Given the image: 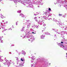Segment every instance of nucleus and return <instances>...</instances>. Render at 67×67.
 I'll use <instances>...</instances> for the list:
<instances>
[{
	"instance_id": "0e129e2a",
	"label": "nucleus",
	"mask_w": 67,
	"mask_h": 67,
	"mask_svg": "<svg viewBox=\"0 0 67 67\" xmlns=\"http://www.w3.org/2000/svg\"><path fill=\"white\" fill-rule=\"evenodd\" d=\"M49 65L51 66V63H49Z\"/></svg>"
},
{
	"instance_id": "f704fd0d",
	"label": "nucleus",
	"mask_w": 67,
	"mask_h": 67,
	"mask_svg": "<svg viewBox=\"0 0 67 67\" xmlns=\"http://www.w3.org/2000/svg\"><path fill=\"white\" fill-rule=\"evenodd\" d=\"M35 20L36 21V22H37V21H37V18H36V19H35Z\"/></svg>"
},
{
	"instance_id": "bb28decb",
	"label": "nucleus",
	"mask_w": 67,
	"mask_h": 67,
	"mask_svg": "<svg viewBox=\"0 0 67 67\" xmlns=\"http://www.w3.org/2000/svg\"><path fill=\"white\" fill-rule=\"evenodd\" d=\"M38 26H39V25H38L37 26V25H35V27H36V28H37V29H38Z\"/></svg>"
},
{
	"instance_id": "49530a36",
	"label": "nucleus",
	"mask_w": 67,
	"mask_h": 67,
	"mask_svg": "<svg viewBox=\"0 0 67 67\" xmlns=\"http://www.w3.org/2000/svg\"><path fill=\"white\" fill-rule=\"evenodd\" d=\"M32 33L33 34H36V33H34V32H32Z\"/></svg>"
},
{
	"instance_id": "423d86ee",
	"label": "nucleus",
	"mask_w": 67,
	"mask_h": 67,
	"mask_svg": "<svg viewBox=\"0 0 67 67\" xmlns=\"http://www.w3.org/2000/svg\"><path fill=\"white\" fill-rule=\"evenodd\" d=\"M58 23L57 24L58 25H59L60 27H61L62 28H64V27L63 26V24L62 23V22L60 21H58Z\"/></svg>"
},
{
	"instance_id": "b1692460",
	"label": "nucleus",
	"mask_w": 67,
	"mask_h": 67,
	"mask_svg": "<svg viewBox=\"0 0 67 67\" xmlns=\"http://www.w3.org/2000/svg\"><path fill=\"white\" fill-rule=\"evenodd\" d=\"M34 56H32L31 57V59L32 60H34Z\"/></svg>"
},
{
	"instance_id": "6ab92c4d",
	"label": "nucleus",
	"mask_w": 67,
	"mask_h": 67,
	"mask_svg": "<svg viewBox=\"0 0 67 67\" xmlns=\"http://www.w3.org/2000/svg\"><path fill=\"white\" fill-rule=\"evenodd\" d=\"M44 37H45V36L43 35H42L41 36V38L42 39H43V38H44Z\"/></svg>"
},
{
	"instance_id": "ea45409f",
	"label": "nucleus",
	"mask_w": 67,
	"mask_h": 67,
	"mask_svg": "<svg viewBox=\"0 0 67 67\" xmlns=\"http://www.w3.org/2000/svg\"><path fill=\"white\" fill-rule=\"evenodd\" d=\"M48 9L49 11H51V9L50 8H49Z\"/></svg>"
},
{
	"instance_id": "79ce46f5",
	"label": "nucleus",
	"mask_w": 67,
	"mask_h": 67,
	"mask_svg": "<svg viewBox=\"0 0 67 67\" xmlns=\"http://www.w3.org/2000/svg\"><path fill=\"white\" fill-rule=\"evenodd\" d=\"M3 18H5V17L4 16H3V17H1V18H2V19H3Z\"/></svg>"
},
{
	"instance_id": "dca6fc26",
	"label": "nucleus",
	"mask_w": 67,
	"mask_h": 67,
	"mask_svg": "<svg viewBox=\"0 0 67 67\" xmlns=\"http://www.w3.org/2000/svg\"><path fill=\"white\" fill-rule=\"evenodd\" d=\"M20 16H21V17L24 18V16L23 15V14L21 13L20 14Z\"/></svg>"
},
{
	"instance_id": "13d9d810",
	"label": "nucleus",
	"mask_w": 67,
	"mask_h": 67,
	"mask_svg": "<svg viewBox=\"0 0 67 67\" xmlns=\"http://www.w3.org/2000/svg\"><path fill=\"white\" fill-rule=\"evenodd\" d=\"M4 31H5L6 30H7V29H4Z\"/></svg>"
},
{
	"instance_id": "37998d69",
	"label": "nucleus",
	"mask_w": 67,
	"mask_h": 67,
	"mask_svg": "<svg viewBox=\"0 0 67 67\" xmlns=\"http://www.w3.org/2000/svg\"><path fill=\"white\" fill-rule=\"evenodd\" d=\"M3 40H1V43H3Z\"/></svg>"
},
{
	"instance_id": "c85d7f7f",
	"label": "nucleus",
	"mask_w": 67,
	"mask_h": 67,
	"mask_svg": "<svg viewBox=\"0 0 67 67\" xmlns=\"http://www.w3.org/2000/svg\"><path fill=\"white\" fill-rule=\"evenodd\" d=\"M58 15L59 16H62V15H63V14H59Z\"/></svg>"
},
{
	"instance_id": "473e14b6",
	"label": "nucleus",
	"mask_w": 67,
	"mask_h": 67,
	"mask_svg": "<svg viewBox=\"0 0 67 67\" xmlns=\"http://www.w3.org/2000/svg\"><path fill=\"white\" fill-rule=\"evenodd\" d=\"M3 61V60L2 59L0 58V62H2Z\"/></svg>"
},
{
	"instance_id": "e433bc0d",
	"label": "nucleus",
	"mask_w": 67,
	"mask_h": 67,
	"mask_svg": "<svg viewBox=\"0 0 67 67\" xmlns=\"http://www.w3.org/2000/svg\"><path fill=\"white\" fill-rule=\"evenodd\" d=\"M7 62H6V63H4V65H6L7 64Z\"/></svg>"
},
{
	"instance_id": "1a4fd4ad",
	"label": "nucleus",
	"mask_w": 67,
	"mask_h": 67,
	"mask_svg": "<svg viewBox=\"0 0 67 67\" xmlns=\"http://www.w3.org/2000/svg\"><path fill=\"white\" fill-rule=\"evenodd\" d=\"M38 24H40V25H42L43 23H44V22H42V21H41V20H39V21H37Z\"/></svg>"
},
{
	"instance_id": "69168bd1",
	"label": "nucleus",
	"mask_w": 67,
	"mask_h": 67,
	"mask_svg": "<svg viewBox=\"0 0 67 67\" xmlns=\"http://www.w3.org/2000/svg\"><path fill=\"white\" fill-rule=\"evenodd\" d=\"M43 25H44V26H45H45H46V25H45V24H43Z\"/></svg>"
},
{
	"instance_id": "774afa93",
	"label": "nucleus",
	"mask_w": 67,
	"mask_h": 67,
	"mask_svg": "<svg viewBox=\"0 0 67 67\" xmlns=\"http://www.w3.org/2000/svg\"><path fill=\"white\" fill-rule=\"evenodd\" d=\"M3 22H4V20H2Z\"/></svg>"
},
{
	"instance_id": "864d4df0",
	"label": "nucleus",
	"mask_w": 67,
	"mask_h": 67,
	"mask_svg": "<svg viewBox=\"0 0 67 67\" xmlns=\"http://www.w3.org/2000/svg\"><path fill=\"white\" fill-rule=\"evenodd\" d=\"M25 28V27H23L22 29H24Z\"/></svg>"
},
{
	"instance_id": "6e6d98bb",
	"label": "nucleus",
	"mask_w": 67,
	"mask_h": 67,
	"mask_svg": "<svg viewBox=\"0 0 67 67\" xmlns=\"http://www.w3.org/2000/svg\"><path fill=\"white\" fill-rule=\"evenodd\" d=\"M65 34H66L67 35V32L66 31V32H65Z\"/></svg>"
},
{
	"instance_id": "5fc2aeb1",
	"label": "nucleus",
	"mask_w": 67,
	"mask_h": 67,
	"mask_svg": "<svg viewBox=\"0 0 67 67\" xmlns=\"http://www.w3.org/2000/svg\"><path fill=\"white\" fill-rule=\"evenodd\" d=\"M12 53H11V52H9V54H11Z\"/></svg>"
},
{
	"instance_id": "72a5a7b5",
	"label": "nucleus",
	"mask_w": 67,
	"mask_h": 67,
	"mask_svg": "<svg viewBox=\"0 0 67 67\" xmlns=\"http://www.w3.org/2000/svg\"><path fill=\"white\" fill-rule=\"evenodd\" d=\"M65 30H66V31H67V27H66L64 29Z\"/></svg>"
},
{
	"instance_id": "680f3d73",
	"label": "nucleus",
	"mask_w": 67,
	"mask_h": 67,
	"mask_svg": "<svg viewBox=\"0 0 67 67\" xmlns=\"http://www.w3.org/2000/svg\"><path fill=\"white\" fill-rule=\"evenodd\" d=\"M16 60H17V61H18V59H17Z\"/></svg>"
},
{
	"instance_id": "f257e3e1",
	"label": "nucleus",
	"mask_w": 67,
	"mask_h": 67,
	"mask_svg": "<svg viewBox=\"0 0 67 67\" xmlns=\"http://www.w3.org/2000/svg\"><path fill=\"white\" fill-rule=\"evenodd\" d=\"M26 30L27 32L25 33V35L24 36V38H30V39H29V41H31L32 42L33 41H34L35 40V38H34V37L32 35H30V34H31V32H30V31L29 30L28 31V29H27Z\"/></svg>"
},
{
	"instance_id": "4be33fe9",
	"label": "nucleus",
	"mask_w": 67,
	"mask_h": 67,
	"mask_svg": "<svg viewBox=\"0 0 67 67\" xmlns=\"http://www.w3.org/2000/svg\"><path fill=\"white\" fill-rule=\"evenodd\" d=\"M43 4V3H41V2L39 1V5H42Z\"/></svg>"
},
{
	"instance_id": "4468645a",
	"label": "nucleus",
	"mask_w": 67,
	"mask_h": 67,
	"mask_svg": "<svg viewBox=\"0 0 67 67\" xmlns=\"http://www.w3.org/2000/svg\"><path fill=\"white\" fill-rule=\"evenodd\" d=\"M51 30L52 31H54L55 32H57L58 30H56L55 29H52Z\"/></svg>"
},
{
	"instance_id": "e2e57ef3",
	"label": "nucleus",
	"mask_w": 67,
	"mask_h": 67,
	"mask_svg": "<svg viewBox=\"0 0 67 67\" xmlns=\"http://www.w3.org/2000/svg\"><path fill=\"white\" fill-rule=\"evenodd\" d=\"M56 36V35H54V36Z\"/></svg>"
},
{
	"instance_id": "cd10ccee",
	"label": "nucleus",
	"mask_w": 67,
	"mask_h": 67,
	"mask_svg": "<svg viewBox=\"0 0 67 67\" xmlns=\"http://www.w3.org/2000/svg\"><path fill=\"white\" fill-rule=\"evenodd\" d=\"M36 4H38V5H39V2H37L36 3Z\"/></svg>"
},
{
	"instance_id": "09e8293b",
	"label": "nucleus",
	"mask_w": 67,
	"mask_h": 67,
	"mask_svg": "<svg viewBox=\"0 0 67 67\" xmlns=\"http://www.w3.org/2000/svg\"><path fill=\"white\" fill-rule=\"evenodd\" d=\"M45 34H46V35H47V34H48V33L46 32Z\"/></svg>"
},
{
	"instance_id": "f8f14e48",
	"label": "nucleus",
	"mask_w": 67,
	"mask_h": 67,
	"mask_svg": "<svg viewBox=\"0 0 67 67\" xmlns=\"http://www.w3.org/2000/svg\"><path fill=\"white\" fill-rule=\"evenodd\" d=\"M47 18H48V17H47V16H46V15H44L43 16V20H47Z\"/></svg>"
},
{
	"instance_id": "603ef678",
	"label": "nucleus",
	"mask_w": 67,
	"mask_h": 67,
	"mask_svg": "<svg viewBox=\"0 0 67 67\" xmlns=\"http://www.w3.org/2000/svg\"><path fill=\"white\" fill-rule=\"evenodd\" d=\"M34 15H35V16H36V15H37V14H34Z\"/></svg>"
},
{
	"instance_id": "3c124183",
	"label": "nucleus",
	"mask_w": 67,
	"mask_h": 67,
	"mask_svg": "<svg viewBox=\"0 0 67 67\" xmlns=\"http://www.w3.org/2000/svg\"><path fill=\"white\" fill-rule=\"evenodd\" d=\"M40 1H41V2L43 1L42 0H40Z\"/></svg>"
},
{
	"instance_id": "a19ab883",
	"label": "nucleus",
	"mask_w": 67,
	"mask_h": 67,
	"mask_svg": "<svg viewBox=\"0 0 67 67\" xmlns=\"http://www.w3.org/2000/svg\"><path fill=\"white\" fill-rule=\"evenodd\" d=\"M63 17H64V18H65L66 17V16L65 15H64V16H63Z\"/></svg>"
},
{
	"instance_id": "2f4dec72",
	"label": "nucleus",
	"mask_w": 67,
	"mask_h": 67,
	"mask_svg": "<svg viewBox=\"0 0 67 67\" xmlns=\"http://www.w3.org/2000/svg\"><path fill=\"white\" fill-rule=\"evenodd\" d=\"M24 31V29H23V28H22V30H21V31L22 32H23V31Z\"/></svg>"
},
{
	"instance_id": "39448f33",
	"label": "nucleus",
	"mask_w": 67,
	"mask_h": 67,
	"mask_svg": "<svg viewBox=\"0 0 67 67\" xmlns=\"http://www.w3.org/2000/svg\"><path fill=\"white\" fill-rule=\"evenodd\" d=\"M44 15H45L47 17L49 18V16H51V14H49V13L48 12H45V14H43Z\"/></svg>"
},
{
	"instance_id": "20e7f679",
	"label": "nucleus",
	"mask_w": 67,
	"mask_h": 67,
	"mask_svg": "<svg viewBox=\"0 0 67 67\" xmlns=\"http://www.w3.org/2000/svg\"><path fill=\"white\" fill-rule=\"evenodd\" d=\"M17 64V65H18V67H22L23 66V63L22 62H21L20 63L19 61H18L16 62Z\"/></svg>"
},
{
	"instance_id": "f3484780",
	"label": "nucleus",
	"mask_w": 67,
	"mask_h": 67,
	"mask_svg": "<svg viewBox=\"0 0 67 67\" xmlns=\"http://www.w3.org/2000/svg\"><path fill=\"white\" fill-rule=\"evenodd\" d=\"M39 18L40 19V20L41 21H43V18L42 17V16H41L40 17H39Z\"/></svg>"
},
{
	"instance_id": "58836bf2",
	"label": "nucleus",
	"mask_w": 67,
	"mask_h": 67,
	"mask_svg": "<svg viewBox=\"0 0 67 67\" xmlns=\"http://www.w3.org/2000/svg\"><path fill=\"white\" fill-rule=\"evenodd\" d=\"M16 25H18V23H17V22H16Z\"/></svg>"
},
{
	"instance_id": "0eeeda50",
	"label": "nucleus",
	"mask_w": 67,
	"mask_h": 67,
	"mask_svg": "<svg viewBox=\"0 0 67 67\" xmlns=\"http://www.w3.org/2000/svg\"><path fill=\"white\" fill-rule=\"evenodd\" d=\"M30 1L29 0H25V1H22L21 2V3L23 4H24L25 5V4L27 2V1Z\"/></svg>"
},
{
	"instance_id": "c756f323",
	"label": "nucleus",
	"mask_w": 67,
	"mask_h": 67,
	"mask_svg": "<svg viewBox=\"0 0 67 67\" xmlns=\"http://www.w3.org/2000/svg\"><path fill=\"white\" fill-rule=\"evenodd\" d=\"M32 27H33V28H35V25H34L33 26H32Z\"/></svg>"
},
{
	"instance_id": "4c0bfd02",
	"label": "nucleus",
	"mask_w": 67,
	"mask_h": 67,
	"mask_svg": "<svg viewBox=\"0 0 67 67\" xmlns=\"http://www.w3.org/2000/svg\"><path fill=\"white\" fill-rule=\"evenodd\" d=\"M54 21H55V22H58V21L56 20H55Z\"/></svg>"
},
{
	"instance_id": "c9c22d12",
	"label": "nucleus",
	"mask_w": 67,
	"mask_h": 67,
	"mask_svg": "<svg viewBox=\"0 0 67 67\" xmlns=\"http://www.w3.org/2000/svg\"><path fill=\"white\" fill-rule=\"evenodd\" d=\"M48 19L49 20H52V18H48Z\"/></svg>"
},
{
	"instance_id": "9d476101",
	"label": "nucleus",
	"mask_w": 67,
	"mask_h": 67,
	"mask_svg": "<svg viewBox=\"0 0 67 67\" xmlns=\"http://www.w3.org/2000/svg\"><path fill=\"white\" fill-rule=\"evenodd\" d=\"M34 7V6L32 4H31V3L30 4V5H29V6H27L26 7H27V8H29V7H30V8H33Z\"/></svg>"
},
{
	"instance_id": "bf43d9fd",
	"label": "nucleus",
	"mask_w": 67,
	"mask_h": 67,
	"mask_svg": "<svg viewBox=\"0 0 67 67\" xmlns=\"http://www.w3.org/2000/svg\"><path fill=\"white\" fill-rule=\"evenodd\" d=\"M2 29H4V27H2Z\"/></svg>"
},
{
	"instance_id": "412c9836",
	"label": "nucleus",
	"mask_w": 67,
	"mask_h": 67,
	"mask_svg": "<svg viewBox=\"0 0 67 67\" xmlns=\"http://www.w3.org/2000/svg\"><path fill=\"white\" fill-rule=\"evenodd\" d=\"M32 4H35V1H34V0H32V1L31 2Z\"/></svg>"
},
{
	"instance_id": "f03ea898",
	"label": "nucleus",
	"mask_w": 67,
	"mask_h": 67,
	"mask_svg": "<svg viewBox=\"0 0 67 67\" xmlns=\"http://www.w3.org/2000/svg\"><path fill=\"white\" fill-rule=\"evenodd\" d=\"M67 0H58L57 1L56 3L57 4L58 3V5H60V6H61V5L62 6H64L65 5L67 7H66V8L67 10Z\"/></svg>"
},
{
	"instance_id": "6e6552de",
	"label": "nucleus",
	"mask_w": 67,
	"mask_h": 67,
	"mask_svg": "<svg viewBox=\"0 0 67 67\" xmlns=\"http://www.w3.org/2000/svg\"><path fill=\"white\" fill-rule=\"evenodd\" d=\"M64 42V43L65 44V45H67V39L65 40V39H63L62 40V41H63Z\"/></svg>"
},
{
	"instance_id": "a878e982",
	"label": "nucleus",
	"mask_w": 67,
	"mask_h": 67,
	"mask_svg": "<svg viewBox=\"0 0 67 67\" xmlns=\"http://www.w3.org/2000/svg\"><path fill=\"white\" fill-rule=\"evenodd\" d=\"M21 61L23 62V61H24V60H25V59L21 58Z\"/></svg>"
},
{
	"instance_id": "c03bdc74",
	"label": "nucleus",
	"mask_w": 67,
	"mask_h": 67,
	"mask_svg": "<svg viewBox=\"0 0 67 67\" xmlns=\"http://www.w3.org/2000/svg\"><path fill=\"white\" fill-rule=\"evenodd\" d=\"M57 33H58V34H60V33L58 32H57Z\"/></svg>"
},
{
	"instance_id": "7c9ffc66",
	"label": "nucleus",
	"mask_w": 67,
	"mask_h": 67,
	"mask_svg": "<svg viewBox=\"0 0 67 67\" xmlns=\"http://www.w3.org/2000/svg\"><path fill=\"white\" fill-rule=\"evenodd\" d=\"M4 60H5V61H6V62L8 61V60H7V59H6V58H4Z\"/></svg>"
},
{
	"instance_id": "aec40b11",
	"label": "nucleus",
	"mask_w": 67,
	"mask_h": 67,
	"mask_svg": "<svg viewBox=\"0 0 67 67\" xmlns=\"http://www.w3.org/2000/svg\"><path fill=\"white\" fill-rule=\"evenodd\" d=\"M44 65L46 66H48V63H47V62H46L45 61L44 62Z\"/></svg>"
},
{
	"instance_id": "338daca9",
	"label": "nucleus",
	"mask_w": 67,
	"mask_h": 67,
	"mask_svg": "<svg viewBox=\"0 0 67 67\" xmlns=\"http://www.w3.org/2000/svg\"><path fill=\"white\" fill-rule=\"evenodd\" d=\"M38 8H40V6H38Z\"/></svg>"
},
{
	"instance_id": "5701e85b",
	"label": "nucleus",
	"mask_w": 67,
	"mask_h": 67,
	"mask_svg": "<svg viewBox=\"0 0 67 67\" xmlns=\"http://www.w3.org/2000/svg\"><path fill=\"white\" fill-rule=\"evenodd\" d=\"M17 12L18 13H21V10H18Z\"/></svg>"
},
{
	"instance_id": "4d7b16f0",
	"label": "nucleus",
	"mask_w": 67,
	"mask_h": 67,
	"mask_svg": "<svg viewBox=\"0 0 67 67\" xmlns=\"http://www.w3.org/2000/svg\"><path fill=\"white\" fill-rule=\"evenodd\" d=\"M37 19V17H35V19Z\"/></svg>"
},
{
	"instance_id": "a18cd8bd",
	"label": "nucleus",
	"mask_w": 67,
	"mask_h": 67,
	"mask_svg": "<svg viewBox=\"0 0 67 67\" xmlns=\"http://www.w3.org/2000/svg\"><path fill=\"white\" fill-rule=\"evenodd\" d=\"M11 46H14V44H12V45H11Z\"/></svg>"
},
{
	"instance_id": "2eb2a0df",
	"label": "nucleus",
	"mask_w": 67,
	"mask_h": 67,
	"mask_svg": "<svg viewBox=\"0 0 67 67\" xmlns=\"http://www.w3.org/2000/svg\"><path fill=\"white\" fill-rule=\"evenodd\" d=\"M22 54H23V55H25L26 54V53H26L25 52V51H22Z\"/></svg>"
},
{
	"instance_id": "393cba45",
	"label": "nucleus",
	"mask_w": 67,
	"mask_h": 67,
	"mask_svg": "<svg viewBox=\"0 0 67 67\" xmlns=\"http://www.w3.org/2000/svg\"><path fill=\"white\" fill-rule=\"evenodd\" d=\"M19 2V1H18L16 0H15L14 1V3H16H16H17V2Z\"/></svg>"
},
{
	"instance_id": "7ed1b4c3",
	"label": "nucleus",
	"mask_w": 67,
	"mask_h": 67,
	"mask_svg": "<svg viewBox=\"0 0 67 67\" xmlns=\"http://www.w3.org/2000/svg\"><path fill=\"white\" fill-rule=\"evenodd\" d=\"M64 43V42L61 41V43H58L57 45H58L59 46H60V47H62V48H63L64 49L65 51H66V50H67V45H65V46H64V45H63V44H63Z\"/></svg>"
},
{
	"instance_id": "9b49d317",
	"label": "nucleus",
	"mask_w": 67,
	"mask_h": 67,
	"mask_svg": "<svg viewBox=\"0 0 67 67\" xmlns=\"http://www.w3.org/2000/svg\"><path fill=\"white\" fill-rule=\"evenodd\" d=\"M6 63L8 66H9L10 65V64H11V63L8 60L6 62Z\"/></svg>"
},
{
	"instance_id": "052dcab7",
	"label": "nucleus",
	"mask_w": 67,
	"mask_h": 67,
	"mask_svg": "<svg viewBox=\"0 0 67 67\" xmlns=\"http://www.w3.org/2000/svg\"><path fill=\"white\" fill-rule=\"evenodd\" d=\"M2 38H0V41H1Z\"/></svg>"
},
{
	"instance_id": "8fccbe9b",
	"label": "nucleus",
	"mask_w": 67,
	"mask_h": 67,
	"mask_svg": "<svg viewBox=\"0 0 67 67\" xmlns=\"http://www.w3.org/2000/svg\"><path fill=\"white\" fill-rule=\"evenodd\" d=\"M47 35H51L50 34V33H48V34H47Z\"/></svg>"
},
{
	"instance_id": "de8ad7c7",
	"label": "nucleus",
	"mask_w": 67,
	"mask_h": 67,
	"mask_svg": "<svg viewBox=\"0 0 67 67\" xmlns=\"http://www.w3.org/2000/svg\"><path fill=\"white\" fill-rule=\"evenodd\" d=\"M33 60H31V63H33Z\"/></svg>"
},
{
	"instance_id": "a211bd4d",
	"label": "nucleus",
	"mask_w": 67,
	"mask_h": 67,
	"mask_svg": "<svg viewBox=\"0 0 67 67\" xmlns=\"http://www.w3.org/2000/svg\"><path fill=\"white\" fill-rule=\"evenodd\" d=\"M30 23H29L28 24L27 26V28L28 29H29L30 27Z\"/></svg>"
},
{
	"instance_id": "ddd939ff",
	"label": "nucleus",
	"mask_w": 67,
	"mask_h": 67,
	"mask_svg": "<svg viewBox=\"0 0 67 67\" xmlns=\"http://www.w3.org/2000/svg\"><path fill=\"white\" fill-rule=\"evenodd\" d=\"M66 31L65 32L64 31H62L61 32V35H63V34H66Z\"/></svg>"
}]
</instances>
